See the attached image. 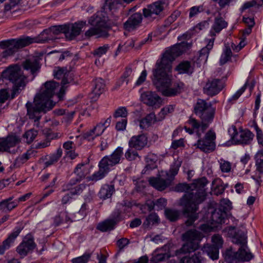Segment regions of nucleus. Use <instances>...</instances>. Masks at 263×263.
Returning <instances> with one entry per match:
<instances>
[{
  "mask_svg": "<svg viewBox=\"0 0 263 263\" xmlns=\"http://www.w3.org/2000/svg\"><path fill=\"white\" fill-rule=\"evenodd\" d=\"M181 53L180 45L172 46L165 51L160 60H157L156 68L153 70L152 82L164 97H175L184 91V83L179 80L172 81L171 73L173 61Z\"/></svg>",
  "mask_w": 263,
  "mask_h": 263,
  "instance_id": "1",
  "label": "nucleus"
},
{
  "mask_svg": "<svg viewBox=\"0 0 263 263\" xmlns=\"http://www.w3.org/2000/svg\"><path fill=\"white\" fill-rule=\"evenodd\" d=\"M208 181L205 177L195 179L191 184L180 183L174 187L177 192H184L185 194L180 198L178 205L182 208L183 214L187 218L185 223L186 226H192L198 219L199 205L206 199L205 186Z\"/></svg>",
  "mask_w": 263,
  "mask_h": 263,
  "instance_id": "2",
  "label": "nucleus"
},
{
  "mask_svg": "<svg viewBox=\"0 0 263 263\" xmlns=\"http://www.w3.org/2000/svg\"><path fill=\"white\" fill-rule=\"evenodd\" d=\"M59 87V84L54 81H47L44 84L43 91L36 94L33 102H27L26 104L27 115L30 119L38 121L41 118L42 113H46L51 110L54 104L50 101L54 96L55 89Z\"/></svg>",
  "mask_w": 263,
  "mask_h": 263,
  "instance_id": "3",
  "label": "nucleus"
},
{
  "mask_svg": "<svg viewBox=\"0 0 263 263\" xmlns=\"http://www.w3.org/2000/svg\"><path fill=\"white\" fill-rule=\"evenodd\" d=\"M50 30H44L36 37L26 36L19 39H11L0 42V49L4 51L0 54L2 59L12 56L20 48L28 46L33 43H44L55 39L50 33Z\"/></svg>",
  "mask_w": 263,
  "mask_h": 263,
  "instance_id": "4",
  "label": "nucleus"
},
{
  "mask_svg": "<svg viewBox=\"0 0 263 263\" xmlns=\"http://www.w3.org/2000/svg\"><path fill=\"white\" fill-rule=\"evenodd\" d=\"M233 243L240 246L237 251H234L232 248L226 250L223 254L225 260L228 263L248 261L253 258L250 252L247 251V236L241 230H238L233 237Z\"/></svg>",
  "mask_w": 263,
  "mask_h": 263,
  "instance_id": "5",
  "label": "nucleus"
},
{
  "mask_svg": "<svg viewBox=\"0 0 263 263\" xmlns=\"http://www.w3.org/2000/svg\"><path fill=\"white\" fill-rule=\"evenodd\" d=\"M123 151L122 147H118L111 155L102 158L98 164L99 170L87 177V180L97 182L104 178L112 167L120 163L123 155Z\"/></svg>",
  "mask_w": 263,
  "mask_h": 263,
  "instance_id": "6",
  "label": "nucleus"
},
{
  "mask_svg": "<svg viewBox=\"0 0 263 263\" xmlns=\"http://www.w3.org/2000/svg\"><path fill=\"white\" fill-rule=\"evenodd\" d=\"M2 78L13 84L11 99H14L24 89L27 84V77L24 74L20 66H9L2 73Z\"/></svg>",
  "mask_w": 263,
  "mask_h": 263,
  "instance_id": "7",
  "label": "nucleus"
},
{
  "mask_svg": "<svg viewBox=\"0 0 263 263\" xmlns=\"http://www.w3.org/2000/svg\"><path fill=\"white\" fill-rule=\"evenodd\" d=\"M227 26L228 23L221 16L215 18L209 34L211 38L205 40L207 44L200 50L197 64H205L206 62L210 51L213 47L216 34L219 33L223 29L227 28Z\"/></svg>",
  "mask_w": 263,
  "mask_h": 263,
  "instance_id": "8",
  "label": "nucleus"
},
{
  "mask_svg": "<svg viewBox=\"0 0 263 263\" xmlns=\"http://www.w3.org/2000/svg\"><path fill=\"white\" fill-rule=\"evenodd\" d=\"M215 110L211 102L208 103L201 99L197 100L194 107V111L202 121L203 130H206L213 121Z\"/></svg>",
  "mask_w": 263,
  "mask_h": 263,
  "instance_id": "9",
  "label": "nucleus"
},
{
  "mask_svg": "<svg viewBox=\"0 0 263 263\" xmlns=\"http://www.w3.org/2000/svg\"><path fill=\"white\" fill-rule=\"evenodd\" d=\"M100 14H101V13L95 14L89 18L88 23L93 27L85 32L86 37L89 38L96 35L97 37H107L108 36L105 20L101 17Z\"/></svg>",
  "mask_w": 263,
  "mask_h": 263,
  "instance_id": "10",
  "label": "nucleus"
},
{
  "mask_svg": "<svg viewBox=\"0 0 263 263\" xmlns=\"http://www.w3.org/2000/svg\"><path fill=\"white\" fill-rule=\"evenodd\" d=\"M167 6L165 0L157 1L147 5L146 7L143 9V15L144 18L153 21L161 15Z\"/></svg>",
  "mask_w": 263,
  "mask_h": 263,
  "instance_id": "11",
  "label": "nucleus"
},
{
  "mask_svg": "<svg viewBox=\"0 0 263 263\" xmlns=\"http://www.w3.org/2000/svg\"><path fill=\"white\" fill-rule=\"evenodd\" d=\"M226 80L227 77L209 79L203 87V93L210 97L217 95L225 87Z\"/></svg>",
  "mask_w": 263,
  "mask_h": 263,
  "instance_id": "12",
  "label": "nucleus"
},
{
  "mask_svg": "<svg viewBox=\"0 0 263 263\" xmlns=\"http://www.w3.org/2000/svg\"><path fill=\"white\" fill-rule=\"evenodd\" d=\"M194 146L205 153H210L215 149L216 134L212 130H209L205 135L203 139L199 138Z\"/></svg>",
  "mask_w": 263,
  "mask_h": 263,
  "instance_id": "13",
  "label": "nucleus"
},
{
  "mask_svg": "<svg viewBox=\"0 0 263 263\" xmlns=\"http://www.w3.org/2000/svg\"><path fill=\"white\" fill-rule=\"evenodd\" d=\"M232 140L236 144L248 145L251 143L254 135L248 129L241 130L238 132L235 126L229 130Z\"/></svg>",
  "mask_w": 263,
  "mask_h": 263,
  "instance_id": "14",
  "label": "nucleus"
},
{
  "mask_svg": "<svg viewBox=\"0 0 263 263\" xmlns=\"http://www.w3.org/2000/svg\"><path fill=\"white\" fill-rule=\"evenodd\" d=\"M212 241L213 245L204 246L203 252L212 259L216 260L219 258V250L222 247L223 240L220 235L214 234L212 237Z\"/></svg>",
  "mask_w": 263,
  "mask_h": 263,
  "instance_id": "15",
  "label": "nucleus"
},
{
  "mask_svg": "<svg viewBox=\"0 0 263 263\" xmlns=\"http://www.w3.org/2000/svg\"><path fill=\"white\" fill-rule=\"evenodd\" d=\"M20 139L14 135H9L0 141V152H6L15 154L18 149L17 145L20 143Z\"/></svg>",
  "mask_w": 263,
  "mask_h": 263,
  "instance_id": "16",
  "label": "nucleus"
},
{
  "mask_svg": "<svg viewBox=\"0 0 263 263\" xmlns=\"http://www.w3.org/2000/svg\"><path fill=\"white\" fill-rule=\"evenodd\" d=\"M141 99L147 106L159 108L162 104V98L155 92L147 91L141 95Z\"/></svg>",
  "mask_w": 263,
  "mask_h": 263,
  "instance_id": "17",
  "label": "nucleus"
},
{
  "mask_svg": "<svg viewBox=\"0 0 263 263\" xmlns=\"http://www.w3.org/2000/svg\"><path fill=\"white\" fill-rule=\"evenodd\" d=\"M36 247L34 238L31 235H27L16 248V251L21 256H26L28 253L32 251Z\"/></svg>",
  "mask_w": 263,
  "mask_h": 263,
  "instance_id": "18",
  "label": "nucleus"
},
{
  "mask_svg": "<svg viewBox=\"0 0 263 263\" xmlns=\"http://www.w3.org/2000/svg\"><path fill=\"white\" fill-rule=\"evenodd\" d=\"M184 129L186 133L190 135L196 133L198 138H200L202 133L205 131L202 128V121L200 123L196 119L192 116L190 117L189 120L186 122Z\"/></svg>",
  "mask_w": 263,
  "mask_h": 263,
  "instance_id": "19",
  "label": "nucleus"
},
{
  "mask_svg": "<svg viewBox=\"0 0 263 263\" xmlns=\"http://www.w3.org/2000/svg\"><path fill=\"white\" fill-rule=\"evenodd\" d=\"M86 25V22L80 21L71 25H66L65 36L68 40H72L78 36L82 29Z\"/></svg>",
  "mask_w": 263,
  "mask_h": 263,
  "instance_id": "20",
  "label": "nucleus"
},
{
  "mask_svg": "<svg viewBox=\"0 0 263 263\" xmlns=\"http://www.w3.org/2000/svg\"><path fill=\"white\" fill-rule=\"evenodd\" d=\"M147 142L148 139L146 135L141 134L132 136L128 141V146L129 148L140 151L146 146Z\"/></svg>",
  "mask_w": 263,
  "mask_h": 263,
  "instance_id": "21",
  "label": "nucleus"
},
{
  "mask_svg": "<svg viewBox=\"0 0 263 263\" xmlns=\"http://www.w3.org/2000/svg\"><path fill=\"white\" fill-rule=\"evenodd\" d=\"M143 19L142 14L140 13H135L131 15L124 23V28L128 31H132L138 28Z\"/></svg>",
  "mask_w": 263,
  "mask_h": 263,
  "instance_id": "22",
  "label": "nucleus"
},
{
  "mask_svg": "<svg viewBox=\"0 0 263 263\" xmlns=\"http://www.w3.org/2000/svg\"><path fill=\"white\" fill-rule=\"evenodd\" d=\"M40 60L36 58L26 59L22 63L24 69L29 71L34 78L41 69Z\"/></svg>",
  "mask_w": 263,
  "mask_h": 263,
  "instance_id": "23",
  "label": "nucleus"
},
{
  "mask_svg": "<svg viewBox=\"0 0 263 263\" xmlns=\"http://www.w3.org/2000/svg\"><path fill=\"white\" fill-rule=\"evenodd\" d=\"M91 85V98L96 101L105 90V82L101 78H97L92 81Z\"/></svg>",
  "mask_w": 263,
  "mask_h": 263,
  "instance_id": "24",
  "label": "nucleus"
},
{
  "mask_svg": "<svg viewBox=\"0 0 263 263\" xmlns=\"http://www.w3.org/2000/svg\"><path fill=\"white\" fill-rule=\"evenodd\" d=\"M22 230V228L21 227H16L7 239L3 241L2 245H0V255H3L6 250L9 249L11 243L14 242Z\"/></svg>",
  "mask_w": 263,
  "mask_h": 263,
  "instance_id": "25",
  "label": "nucleus"
},
{
  "mask_svg": "<svg viewBox=\"0 0 263 263\" xmlns=\"http://www.w3.org/2000/svg\"><path fill=\"white\" fill-rule=\"evenodd\" d=\"M149 184L158 191H162L171 184V179H164L160 177H151L148 179Z\"/></svg>",
  "mask_w": 263,
  "mask_h": 263,
  "instance_id": "26",
  "label": "nucleus"
},
{
  "mask_svg": "<svg viewBox=\"0 0 263 263\" xmlns=\"http://www.w3.org/2000/svg\"><path fill=\"white\" fill-rule=\"evenodd\" d=\"M13 199V196H11L0 201V211L9 213L15 209L18 206V201Z\"/></svg>",
  "mask_w": 263,
  "mask_h": 263,
  "instance_id": "27",
  "label": "nucleus"
},
{
  "mask_svg": "<svg viewBox=\"0 0 263 263\" xmlns=\"http://www.w3.org/2000/svg\"><path fill=\"white\" fill-rule=\"evenodd\" d=\"M175 70L179 74H187L190 76L194 72V67L191 62L183 61L176 67Z\"/></svg>",
  "mask_w": 263,
  "mask_h": 263,
  "instance_id": "28",
  "label": "nucleus"
},
{
  "mask_svg": "<svg viewBox=\"0 0 263 263\" xmlns=\"http://www.w3.org/2000/svg\"><path fill=\"white\" fill-rule=\"evenodd\" d=\"M82 180L77 177L72 178L69 182L64 184L63 186L62 191L65 192L66 191H72V190H74L76 189H78L77 187L81 188V194L83 191L86 187V185L84 183L79 184L77 185H76L77 183H80Z\"/></svg>",
  "mask_w": 263,
  "mask_h": 263,
  "instance_id": "29",
  "label": "nucleus"
},
{
  "mask_svg": "<svg viewBox=\"0 0 263 263\" xmlns=\"http://www.w3.org/2000/svg\"><path fill=\"white\" fill-rule=\"evenodd\" d=\"M115 192L114 185L105 184L101 187L98 195L100 198L105 200L110 198Z\"/></svg>",
  "mask_w": 263,
  "mask_h": 263,
  "instance_id": "30",
  "label": "nucleus"
},
{
  "mask_svg": "<svg viewBox=\"0 0 263 263\" xmlns=\"http://www.w3.org/2000/svg\"><path fill=\"white\" fill-rule=\"evenodd\" d=\"M226 217V212L221 209H216L212 213L211 220L212 223L222 224L224 223L225 218Z\"/></svg>",
  "mask_w": 263,
  "mask_h": 263,
  "instance_id": "31",
  "label": "nucleus"
},
{
  "mask_svg": "<svg viewBox=\"0 0 263 263\" xmlns=\"http://www.w3.org/2000/svg\"><path fill=\"white\" fill-rule=\"evenodd\" d=\"M158 117H156L154 112H151L140 121V127L141 129H146L153 123L158 122Z\"/></svg>",
  "mask_w": 263,
  "mask_h": 263,
  "instance_id": "32",
  "label": "nucleus"
},
{
  "mask_svg": "<svg viewBox=\"0 0 263 263\" xmlns=\"http://www.w3.org/2000/svg\"><path fill=\"white\" fill-rule=\"evenodd\" d=\"M200 238V233L196 230H189L182 235L183 241L198 242Z\"/></svg>",
  "mask_w": 263,
  "mask_h": 263,
  "instance_id": "33",
  "label": "nucleus"
},
{
  "mask_svg": "<svg viewBox=\"0 0 263 263\" xmlns=\"http://www.w3.org/2000/svg\"><path fill=\"white\" fill-rule=\"evenodd\" d=\"M146 165L142 170V174H146L147 171H152L157 167L156 164L157 161V156L154 154H148L145 157Z\"/></svg>",
  "mask_w": 263,
  "mask_h": 263,
  "instance_id": "34",
  "label": "nucleus"
},
{
  "mask_svg": "<svg viewBox=\"0 0 263 263\" xmlns=\"http://www.w3.org/2000/svg\"><path fill=\"white\" fill-rule=\"evenodd\" d=\"M123 6L122 0H106L104 5L103 8L106 12H115Z\"/></svg>",
  "mask_w": 263,
  "mask_h": 263,
  "instance_id": "35",
  "label": "nucleus"
},
{
  "mask_svg": "<svg viewBox=\"0 0 263 263\" xmlns=\"http://www.w3.org/2000/svg\"><path fill=\"white\" fill-rule=\"evenodd\" d=\"M185 243L183 244L179 251L182 253H190L194 252L199 248L198 242H192L185 241Z\"/></svg>",
  "mask_w": 263,
  "mask_h": 263,
  "instance_id": "36",
  "label": "nucleus"
},
{
  "mask_svg": "<svg viewBox=\"0 0 263 263\" xmlns=\"http://www.w3.org/2000/svg\"><path fill=\"white\" fill-rule=\"evenodd\" d=\"M62 148H58L55 153L49 156V159L44 163L45 167H49L57 163L62 157Z\"/></svg>",
  "mask_w": 263,
  "mask_h": 263,
  "instance_id": "37",
  "label": "nucleus"
},
{
  "mask_svg": "<svg viewBox=\"0 0 263 263\" xmlns=\"http://www.w3.org/2000/svg\"><path fill=\"white\" fill-rule=\"evenodd\" d=\"M77 188L78 189L72 190V191H68L69 192L63 196L61 199V203L62 204L64 205L70 202L74 196H79L81 194V188Z\"/></svg>",
  "mask_w": 263,
  "mask_h": 263,
  "instance_id": "38",
  "label": "nucleus"
},
{
  "mask_svg": "<svg viewBox=\"0 0 263 263\" xmlns=\"http://www.w3.org/2000/svg\"><path fill=\"white\" fill-rule=\"evenodd\" d=\"M232 56V52L231 47L228 44H225L224 48L221 54L220 59V64L221 65L225 64L230 61Z\"/></svg>",
  "mask_w": 263,
  "mask_h": 263,
  "instance_id": "39",
  "label": "nucleus"
},
{
  "mask_svg": "<svg viewBox=\"0 0 263 263\" xmlns=\"http://www.w3.org/2000/svg\"><path fill=\"white\" fill-rule=\"evenodd\" d=\"M115 227V222L107 219L104 221L100 222L97 226V229L101 232H106L114 229Z\"/></svg>",
  "mask_w": 263,
  "mask_h": 263,
  "instance_id": "40",
  "label": "nucleus"
},
{
  "mask_svg": "<svg viewBox=\"0 0 263 263\" xmlns=\"http://www.w3.org/2000/svg\"><path fill=\"white\" fill-rule=\"evenodd\" d=\"M166 218L171 221H175L178 219L180 212L178 210L166 209L164 211Z\"/></svg>",
  "mask_w": 263,
  "mask_h": 263,
  "instance_id": "41",
  "label": "nucleus"
},
{
  "mask_svg": "<svg viewBox=\"0 0 263 263\" xmlns=\"http://www.w3.org/2000/svg\"><path fill=\"white\" fill-rule=\"evenodd\" d=\"M175 106L172 105H168L162 108L158 114V121L163 120L165 116L172 113L174 111Z\"/></svg>",
  "mask_w": 263,
  "mask_h": 263,
  "instance_id": "42",
  "label": "nucleus"
},
{
  "mask_svg": "<svg viewBox=\"0 0 263 263\" xmlns=\"http://www.w3.org/2000/svg\"><path fill=\"white\" fill-rule=\"evenodd\" d=\"M84 163H79L73 171V173L76 175V177L81 180L84 179L86 176V170L84 169Z\"/></svg>",
  "mask_w": 263,
  "mask_h": 263,
  "instance_id": "43",
  "label": "nucleus"
},
{
  "mask_svg": "<svg viewBox=\"0 0 263 263\" xmlns=\"http://www.w3.org/2000/svg\"><path fill=\"white\" fill-rule=\"evenodd\" d=\"M181 165V162L177 161L171 165L168 172L166 174L167 176L170 177L171 180L178 174Z\"/></svg>",
  "mask_w": 263,
  "mask_h": 263,
  "instance_id": "44",
  "label": "nucleus"
},
{
  "mask_svg": "<svg viewBox=\"0 0 263 263\" xmlns=\"http://www.w3.org/2000/svg\"><path fill=\"white\" fill-rule=\"evenodd\" d=\"M263 5V0H252V1L247 2L244 3L240 8L241 12L244 11L247 9L252 7L257 6H261Z\"/></svg>",
  "mask_w": 263,
  "mask_h": 263,
  "instance_id": "45",
  "label": "nucleus"
},
{
  "mask_svg": "<svg viewBox=\"0 0 263 263\" xmlns=\"http://www.w3.org/2000/svg\"><path fill=\"white\" fill-rule=\"evenodd\" d=\"M220 169L222 173H229L232 170V163L229 161L221 159L219 161Z\"/></svg>",
  "mask_w": 263,
  "mask_h": 263,
  "instance_id": "46",
  "label": "nucleus"
},
{
  "mask_svg": "<svg viewBox=\"0 0 263 263\" xmlns=\"http://www.w3.org/2000/svg\"><path fill=\"white\" fill-rule=\"evenodd\" d=\"M205 9L203 5L192 7L189 9V17L192 18L196 16L199 13L204 11Z\"/></svg>",
  "mask_w": 263,
  "mask_h": 263,
  "instance_id": "47",
  "label": "nucleus"
},
{
  "mask_svg": "<svg viewBox=\"0 0 263 263\" xmlns=\"http://www.w3.org/2000/svg\"><path fill=\"white\" fill-rule=\"evenodd\" d=\"M33 154L32 150H28L26 153H23L22 155L19 156L16 159V163L20 164H23L26 162L30 158L31 156Z\"/></svg>",
  "mask_w": 263,
  "mask_h": 263,
  "instance_id": "48",
  "label": "nucleus"
},
{
  "mask_svg": "<svg viewBox=\"0 0 263 263\" xmlns=\"http://www.w3.org/2000/svg\"><path fill=\"white\" fill-rule=\"evenodd\" d=\"M66 25L54 26L48 28L50 30V33L52 36L55 35L59 34L60 33H64L65 34Z\"/></svg>",
  "mask_w": 263,
  "mask_h": 263,
  "instance_id": "49",
  "label": "nucleus"
},
{
  "mask_svg": "<svg viewBox=\"0 0 263 263\" xmlns=\"http://www.w3.org/2000/svg\"><path fill=\"white\" fill-rule=\"evenodd\" d=\"M92 253H85L83 255L73 258L71 260L72 263H87L90 259Z\"/></svg>",
  "mask_w": 263,
  "mask_h": 263,
  "instance_id": "50",
  "label": "nucleus"
},
{
  "mask_svg": "<svg viewBox=\"0 0 263 263\" xmlns=\"http://www.w3.org/2000/svg\"><path fill=\"white\" fill-rule=\"evenodd\" d=\"M109 49V46L108 44H105L95 49L93 51L92 54L94 56L100 58L106 54Z\"/></svg>",
  "mask_w": 263,
  "mask_h": 263,
  "instance_id": "51",
  "label": "nucleus"
},
{
  "mask_svg": "<svg viewBox=\"0 0 263 263\" xmlns=\"http://www.w3.org/2000/svg\"><path fill=\"white\" fill-rule=\"evenodd\" d=\"M132 73V69L130 67H126L118 82L119 85H122L124 82H126V84H127L129 82L128 77L131 75Z\"/></svg>",
  "mask_w": 263,
  "mask_h": 263,
  "instance_id": "52",
  "label": "nucleus"
},
{
  "mask_svg": "<svg viewBox=\"0 0 263 263\" xmlns=\"http://www.w3.org/2000/svg\"><path fill=\"white\" fill-rule=\"evenodd\" d=\"M37 134L38 132L36 130L30 129L25 133L24 138L26 139V142L28 143H30L36 138Z\"/></svg>",
  "mask_w": 263,
  "mask_h": 263,
  "instance_id": "53",
  "label": "nucleus"
},
{
  "mask_svg": "<svg viewBox=\"0 0 263 263\" xmlns=\"http://www.w3.org/2000/svg\"><path fill=\"white\" fill-rule=\"evenodd\" d=\"M128 112L125 107H120L115 111L113 117L114 118H122V119L126 118Z\"/></svg>",
  "mask_w": 263,
  "mask_h": 263,
  "instance_id": "54",
  "label": "nucleus"
},
{
  "mask_svg": "<svg viewBox=\"0 0 263 263\" xmlns=\"http://www.w3.org/2000/svg\"><path fill=\"white\" fill-rule=\"evenodd\" d=\"M125 157L128 161L136 160L137 157H140L137 151L133 150L132 148H128L125 153Z\"/></svg>",
  "mask_w": 263,
  "mask_h": 263,
  "instance_id": "55",
  "label": "nucleus"
},
{
  "mask_svg": "<svg viewBox=\"0 0 263 263\" xmlns=\"http://www.w3.org/2000/svg\"><path fill=\"white\" fill-rule=\"evenodd\" d=\"M124 219V217L122 215V211L120 209H118L115 210L112 214V218L110 219L115 222V226L117 223L122 221Z\"/></svg>",
  "mask_w": 263,
  "mask_h": 263,
  "instance_id": "56",
  "label": "nucleus"
},
{
  "mask_svg": "<svg viewBox=\"0 0 263 263\" xmlns=\"http://www.w3.org/2000/svg\"><path fill=\"white\" fill-rule=\"evenodd\" d=\"M170 256L166 253H160L154 255L152 258V261L155 263H159L164 260L166 258H168Z\"/></svg>",
  "mask_w": 263,
  "mask_h": 263,
  "instance_id": "57",
  "label": "nucleus"
},
{
  "mask_svg": "<svg viewBox=\"0 0 263 263\" xmlns=\"http://www.w3.org/2000/svg\"><path fill=\"white\" fill-rule=\"evenodd\" d=\"M209 26V22L207 21H203L195 26L193 28V30L194 31L195 33H199L200 31L208 28Z\"/></svg>",
  "mask_w": 263,
  "mask_h": 263,
  "instance_id": "58",
  "label": "nucleus"
},
{
  "mask_svg": "<svg viewBox=\"0 0 263 263\" xmlns=\"http://www.w3.org/2000/svg\"><path fill=\"white\" fill-rule=\"evenodd\" d=\"M246 87L247 84H245L240 89L237 91L233 95L231 98L229 99V102H231L232 104L234 103V102L236 101L245 91L246 89Z\"/></svg>",
  "mask_w": 263,
  "mask_h": 263,
  "instance_id": "59",
  "label": "nucleus"
},
{
  "mask_svg": "<svg viewBox=\"0 0 263 263\" xmlns=\"http://www.w3.org/2000/svg\"><path fill=\"white\" fill-rule=\"evenodd\" d=\"M179 15L180 13L178 11L174 12L165 20L164 22V26L165 27L170 26L177 20Z\"/></svg>",
  "mask_w": 263,
  "mask_h": 263,
  "instance_id": "60",
  "label": "nucleus"
},
{
  "mask_svg": "<svg viewBox=\"0 0 263 263\" xmlns=\"http://www.w3.org/2000/svg\"><path fill=\"white\" fill-rule=\"evenodd\" d=\"M134 181H135V180H134ZM146 184V182L145 180L138 179L135 183V190L138 192H142L145 189Z\"/></svg>",
  "mask_w": 263,
  "mask_h": 263,
  "instance_id": "61",
  "label": "nucleus"
},
{
  "mask_svg": "<svg viewBox=\"0 0 263 263\" xmlns=\"http://www.w3.org/2000/svg\"><path fill=\"white\" fill-rule=\"evenodd\" d=\"M204 252H202V253ZM190 261H193V263H203L204 258L202 256V253L197 252L195 253L189 259Z\"/></svg>",
  "mask_w": 263,
  "mask_h": 263,
  "instance_id": "62",
  "label": "nucleus"
},
{
  "mask_svg": "<svg viewBox=\"0 0 263 263\" xmlns=\"http://www.w3.org/2000/svg\"><path fill=\"white\" fill-rule=\"evenodd\" d=\"M105 129L106 126H104L102 124V121H101L99 123L97 124V125L92 128L95 132L96 136L98 137L101 135Z\"/></svg>",
  "mask_w": 263,
  "mask_h": 263,
  "instance_id": "63",
  "label": "nucleus"
},
{
  "mask_svg": "<svg viewBox=\"0 0 263 263\" xmlns=\"http://www.w3.org/2000/svg\"><path fill=\"white\" fill-rule=\"evenodd\" d=\"M256 132V137L259 144L263 146V133L257 124L254 126Z\"/></svg>",
  "mask_w": 263,
  "mask_h": 263,
  "instance_id": "64",
  "label": "nucleus"
}]
</instances>
